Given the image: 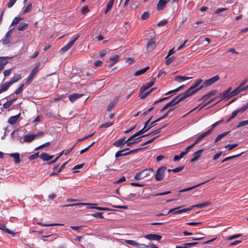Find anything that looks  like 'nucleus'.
Instances as JSON below:
<instances>
[{
  "label": "nucleus",
  "instance_id": "obj_1",
  "mask_svg": "<svg viewBox=\"0 0 248 248\" xmlns=\"http://www.w3.org/2000/svg\"><path fill=\"white\" fill-rule=\"evenodd\" d=\"M154 170L152 168L145 169L140 171L137 172L134 176V179L136 180H140L143 179L150 176V173L153 172Z\"/></svg>",
  "mask_w": 248,
  "mask_h": 248
},
{
  "label": "nucleus",
  "instance_id": "obj_2",
  "mask_svg": "<svg viewBox=\"0 0 248 248\" xmlns=\"http://www.w3.org/2000/svg\"><path fill=\"white\" fill-rule=\"evenodd\" d=\"M167 170L166 166H161L159 167L156 170L155 175V178L156 181H160L162 180L165 177V173Z\"/></svg>",
  "mask_w": 248,
  "mask_h": 248
},
{
  "label": "nucleus",
  "instance_id": "obj_3",
  "mask_svg": "<svg viewBox=\"0 0 248 248\" xmlns=\"http://www.w3.org/2000/svg\"><path fill=\"white\" fill-rule=\"evenodd\" d=\"M79 37V34L76 35L71 40L69 41L67 44H66L61 49V52L63 53L67 51L70 48H71V47L78 40Z\"/></svg>",
  "mask_w": 248,
  "mask_h": 248
},
{
  "label": "nucleus",
  "instance_id": "obj_4",
  "mask_svg": "<svg viewBox=\"0 0 248 248\" xmlns=\"http://www.w3.org/2000/svg\"><path fill=\"white\" fill-rule=\"evenodd\" d=\"M203 80L202 79H197L194 84L191 86L188 90L191 92L192 93V94H194L202 90V88H201V86L198 87L200 84L202 82Z\"/></svg>",
  "mask_w": 248,
  "mask_h": 248
},
{
  "label": "nucleus",
  "instance_id": "obj_5",
  "mask_svg": "<svg viewBox=\"0 0 248 248\" xmlns=\"http://www.w3.org/2000/svg\"><path fill=\"white\" fill-rule=\"evenodd\" d=\"M40 66H41V64L40 63H38L35 65V67L31 71L30 74L29 75L28 77L27 78L26 83L29 84L32 81L34 76L37 73V72L39 70Z\"/></svg>",
  "mask_w": 248,
  "mask_h": 248
},
{
  "label": "nucleus",
  "instance_id": "obj_6",
  "mask_svg": "<svg viewBox=\"0 0 248 248\" xmlns=\"http://www.w3.org/2000/svg\"><path fill=\"white\" fill-rule=\"evenodd\" d=\"M219 79V76L216 75L206 80L204 83L201 85V88L208 87L217 81Z\"/></svg>",
  "mask_w": 248,
  "mask_h": 248
},
{
  "label": "nucleus",
  "instance_id": "obj_7",
  "mask_svg": "<svg viewBox=\"0 0 248 248\" xmlns=\"http://www.w3.org/2000/svg\"><path fill=\"white\" fill-rule=\"evenodd\" d=\"M13 31V29H11L9 30L5 36L3 37V38L1 40V42L3 45H8L11 42V33L12 31Z\"/></svg>",
  "mask_w": 248,
  "mask_h": 248
},
{
  "label": "nucleus",
  "instance_id": "obj_8",
  "mask_svg": "<svg viewBox=\"0 0 248 248\" xmlns=\"http://www.w3.org/2000/svg\"><path fill=\"white\" fill-rule=\"evenodd\" d=\"M180 208V207H177L176 208L171 209L168 211V213L174 212V214H179L192 210V208H190V206L189 207L183 208L182 209H179Z\"/></svg>",
  "mask_w": 248,
  "mask_h": 248
},
{
  "label": "nucleus",
  "instance_id": "obj_9",
  "mask_svg": "<svg viewBox=\"0 0 248 248\" xmlns=\"http://www.w3.org/2000/svg\"><path fill=\"white\" fill-rule=\"evenodd\" d=\"M193 95L192 93H191L188 89L183 94L177 95L176 97H178L177 99H176L177 103H179L180 102L185 100L186 98L190 96Z\"/></svg>",
  "mask_w": 248,
  "mask_h": 248
},
{
  "label": "nucleus",
  "instance_id": "obj_10",
  "mask_svg": "<svg viewBox=\"0 0 248 248\" xmlns=\"http://www.w3.org/2000/svg\"><path fill=\"white\" fill-rule=\"evenodd\" d=\"M156 46V41L155 38H151L147 43L146 49L148 51L151 52L153 50Z\"/></svg>",
  "mask_w": 248,
  "mask_h": 248
},
{
  "label": "nucleus",
  "instance_id": "obj_11",
  "mask_svg": "<svg viewBox=\"0 0 248 248\" xmlns=\"http://www.w3.org/2000/svg\"><path fill=\"white\" fill-rule=\"evenodd\" d=\"M155 81V78H153L149 82H147L144 85H143L140 89V93L142 94L145 90L152 87L154 85Z\"/></svg>",
  "mask_w": 248,
  "mask_h": 248
},
{
  "label": "nucleus",
  "instance_id": "obj_12",
  "mask_svg": "<svg viewBox=\"0 0 248 248\" xmlns=\"http://www.w3.org/2000/svg\"><path fill=\"white\" fill-rule=\"evenodd\" d=\"M86 205H87V208H88V209H96L98 210H100V211H113V210H114V209H110L109 208L96 206L97 204H96L86 203Z\"/></svg>",
  "mask_w": 248,
  "mask_h": 248
},
{
  "label": "nucleus",
  "instance_id": "obj_13",
  "mask_svg": "<svg viewBox=\"0 0 248 248\" xmlns=\"http://www.w3.org/2000/svg\"><path fill=\"white\" fill-rule=\"evenodd\" d=\"M144 237L150 240L159 241L162 238V236L157 234H149L144 236Z\"/></svg>",
  "mask_w": 248,
  "mask_h": 248
},
{
  "label": "nucleus",
  "instance_id": "obj_14",
  "mask_svg": "<svg viewBox=\"0 0 248 248\" xmlns=\"http://www.w3.org/2000/svg\"><path fill=\"white\" fill-rule=\"evenodd\" d=\"M178 97H175L173 99H172L170 101L166 104L160 110L161 112H163L165 111L167 108L169 107L174 106L176 104H177V102L176 101V99H177Z\"/></svg>",
  "mask_w": 248,
  "mask_h": 248
},
{
  "label": "nucleus",
  "instance_id": "obj_15",
  "mask_svg": "<svg viewBox=\"0 0 248 248\" xmlns=\"http://www.w3.org/2000/svg\"><path fill=\"white\" fill-rule=\"evenodd\" d=\"M139 150V149L132 150L130 151L129 152H127L126 154H122L123 151L120 150L116 153L115 156V157L118 158V157H119L122 156L127 155L131 154H133L134 153L136 152Z\"/></svg>",
  "mask_w": 248,
  "mask_h": 248
},
{
  "label": "nucleus",
  "instance_id": "obj_16",
  "mask_svg": "<svg viewBox=\"0 0 248 248\" xmlns=\"http://www.w3.org/2000/svg\"><path fill=\"white\" fill-rule=\"evenodd\" d=\"M125 243L128 245H130L132 246H134L136 248H142L144 247L143 246V244H139L137 241L132 240H126L125 241Z\"/></svg>",
  "mask_w": 248,
  "mask_h": 248
},
{
  "label": "nucleus",
  "instance_id": "obj_17",
  "mask_svg": "<svg viewBox=\"0 0 248 248\" xmlns=\"http://www.w3.org/2000/svg\"><path fill=\"white\" fill-rule=\"evenodd\" d=\"M231 90V88H230L220 94V97H221L220 101L226 98H230L232 97V96H231V92H230ZM219 101H220V100L217 101V103H216L215 104V105L217 104Z\"/></svg>",
  "mask_w": 248,
  "mask_h": 248
},
{
  "label": "nucleus",
  "instance_id": "obj_18",
  "mask_svg": "<svg viewBox=\"0 0 248 248\" xmlns=\"http://www.w3.org/2000/svg\"><path fill=\"white\" fill-rule=\"evenodd\" d=\"M204 151V149H200L198 151L195 152L193 154V157L191 159L190 162H194L197 160L198 158L201 156L202 153Z\"/></svg>",
  "mask_w": 248,
  "mask_h": 248
},
{
  "label": "nucleus",
  "instance_id": "obj_19",
  "mask_svg": "<svg viewBox=\"0 0 248 248\" xmlns=\"http://www.w3.org/2000/svg\"><path fill=\"white\" fill-rule=\"evenodd\" d=\"M126 143L125 139L124 138L115 141L113 145L116 147H122Z\"/></svg>",
  "mask_w": 248,
  "mask_h": 248
},
{
  "label": "nucleus",
  "instance_id": "obj_20",
  "mask_svg": "<svg viewBox=\"0 0 248 248\" xmlns=\"http://www.w3.org/2000/svg\"><path fill=\"white\" fill-rule=\"evenodd\" d=\"M8 57H0V71L2 70L4 66L8 63Z\"/></svg>",
  "mask_w": 248,
  "mask_h": 248
},
{
  "label": "nucleus",
  "instance_id": "obj_21",
  "mask_svg": "<svg viewBox=\"0 0 248 248\" xmlns=\"http://www.w3.org/2000/svg\"><path fill=\"white\" fill-rule=\"evenodd\" d=\"M217 93V90H213V91H210V92H209L208 93H207L206 94L203 95L201 99L200 100H204V101H206L207 100L208 98H210L211 96H212L213 95H215L216 94V93Z\"/></svg>",
  "mask_w": 248,
  "mask_h": 248
},
{
  "label": "nucleus",
  "instance_id": "obj_22",
  "mask_svg": "<svg viewBox=\"0 0 248 248\" xmlns=\"http://www.w3.org/2000/svg\"><path fill=\"white\" fill-rule=\"evenodd\" d=\"M20 117V114L10 117L8 122L11 124H15Z\"/></svg>",
  "mask_w": 248,
  "mask_h": 248
},
{
  "label": "nucleus",
  "instance_id": "obj_23",
  "mask_svg": "<svg viewBox=\"0 0 248 248\" xmlns=\"http://www.w3.org/2000/svg\"><path fill=\"white\" fill-rule=\"evenodd\" d=\"M83 95V94L80 93H73L69 96V99L72 102H74L75 100L79 98Z\"/></svg>",
  "mask_w": 248,
  "mask_h": 248
},
{
  "label": "nucleus",
  "instance_id": "obj_24",
  "mask_svg": "<svg viewBox=\"0 0 248 248\" xmlns=\"http://www.w3.org/2000/svg\"><path fill=\"white\" fill-rule=\"evenodd\" d=\"M10 156L14 159L16 164L19 163L21 162L19 154L18 153L10 154Z\"/></svg>",
  "mask_w": 248,
  "mask_h": 248
},
{
  "label": "nucleus",
  "instance_id": "obj_25",
  "mask_svg": "<svg viewBox=\"0 0 248 248\" xmlns=\"http://www.w3.org/2000/svg\"><path fill=\"white\" fill-rule=\"evenodd\" d=\"M39 157L44 161H48L52 159L53 157V155H50L47 153H43Z\"/></svg>",
  "mask_w": 248,
  "mask_h": 248
},
{
  "label": "nucleus",
  "instance_id": "obj_26",
  "mask_svg": "<svg viewBox=\"0 0 248 248\" xmlns=\"http://www.w3.org/2000/svg\"><path fill=\"white\" fill-rule=\"evenodd\" d=\"M243 91V87H241L239 85L235 89L231 92V96L236 95Z\"/></svg>",
  "mask_w": 248,
  "mask_h": 248
},
{
  "label": "nucleus",
  "instance_id": "obj_27",
  "mask_svg": "<svg viewBox=\"0 0 248 248\" xmlns=\"http://www.w3.org/2000/svg\"><path fill=\"white\" fill-rule=\"evenodd\" d=\"M211 204V202H206L203 203H198L195 205H193L190 206V208H192V210L194 207H197V208H202L204 206L209 205Z\"/></svg>",
  "mask_w": 248,
  "mask_h": 248
},
{
  "label": "nucleus",
  "instance_id": "obj_28",
  "mask_svg": "<svg viewBox=\"0 0 248 248\" xmlns=\"http://www.w3.org/2000/svg\"><path fill=\"white\" fill-rule=\"evenodd\" d=\"M36 137L35 134H28L25 136L24 140L26 142H30Z\"/></svg>",
  "mask_w": 248,
  "mask_h": 248
},
{
  "label": "nucleus",
  "instance_id": "obj_29",
  "mask_svg": "<svg viewBox=\"0 0 248 248\" xmlns=\"http://www.w3.org/2000/svg\"><path fill=\"white\" fill-rule=\"evenodd\" d=\"M167 1L165 0H159L157 4V9L158 10L160 11L164 9L166 6Z\"/></svg>",
  "mask_w": 248,
  "mask_h": 248
},
{
  "label": "nucleus",
  "instance_id": "obj_30",
  "mask_svg": "<svg viewBox=\"0 0 248 248\" xmlns=\"http://www.w3.org/2000/svg\"><path fill=\"white\" fill-rule=\"evenodd\" d=\"M191 78H192V77H186V76H182L178 75L175 77V80L177 82H181L185 81L186 80L189 79Z\"/></svg>",
  "mask_w": 248,
  "mask_h": 248
},
{
  "label": "nucleus",
  "instance_id": "obj_31",
  "mask_svg": "<svg viewBox=\"0 0 248 248\" xmlns=\"http://www.w3.org/2000/svg\"><path fill=\"white\" fill-rule=\"evenodd\" d=\"M210 180H207L206 181H205L204 182H202V183H201L200 184H199L197 185H195V186H191V187H187V188H185V189H181L179 191V192H186V191H189L190 190H191V189H193L202 184H204L207 182H208V181H209Z\"/></svg>",
  "mask_w": 248,
  "mask_h": 248
},
{
  "label": "nucleus",
  "instance_id": "obj_32",
  "mask_svg": "<svg viewBox=\"0 0 248 248\" xmlns=\"http://www.w3.org/2000/svg\"><path fill=\"white\" fill-rule=\"evenodd\" d=\"M11 85H12V84L10 81L5 82L1 87V88L0 89V91L2 93L7 91Z\"/></svg>",
  "mask_w": 248,
  "mask_h": 248
},
{
  "label": "nucleus",
  "instance_id": "obj_33",
  "mask_svg": "<svg viewBox=\"0 0 248 248\" xmlns=\"http://www.w3.org/2000/svg\"><path fill=\"white\" fill-rule=\"evenodd\" d=\"M230 133V131H227L224 133H221L220 134H219L217 137L215 139V143H217L219 140H220L221 139H222L223 137H225L227 135H228Z\"/></svg>",
  "mask_w": 248,
  "mask_h": 248
},
{
  "label": "nucleus",
  "instance_id": "obj_34",
  "mask_svg": "<svg viewBox=\"0 0 248 248\" xmlns=\"http://www.w3.org/2000/svg\"><path fill=\"white\" fill-rule=\"evenodd\" d=\"M118 102V99H116L115 100H113L110 102L108 106L107 110L108 111H111L112 108L116 105Z\"/></svg>",
  "mask_w": 248,
  "mask_h": 248
},
{
  "label": "nucleus",
  "instance_id": "obj_35",
  "mask_svg": "<svg viewBox=\"0 0 248 248\" xmlns=\"http://www.w3.org/2000/svg\"><path fill=\"white\" fill-rule=\"evenodd\" d=\"M243 153H244V152H242V153H240L239 154H237V155H232V156H230L227 157H226L225 158H224V159H223L221 161V163H224V162H225L226 161H227L228 160H230L232 159L233 158L238 157L240 156L241 155H242Z\"/></svg>",
  "mask_w": 248,
  "mask_h": 248
},
{
  "label": "nucleus",
  "instance_id": "obj_36",
  "mask_svg": "<svg viewBox=\"0 0 248 248\" xmlns=\"http://www.w3.org/2000/svg\"><path fill=\"white\" fill-rule=\"evenodd\" d=\"M22 78V77L21 75L17 74L16 76H14L11 79L10 82L12 84V85L15 83L17 82L19 80H20Z\"/></svg>",
  "mask_w": 248,
  "mask_h": 248
},
{
  "label": "nucleus",
  "instance_id": "obj_37",
  "mask_svg": "<svg viewBox=\"0 0 248 248\" xmlns=\"http://www.w3.org/2000/svg\"><path fill=\"white\" fill-rule=\"evenodd\" d=\"M149 66H147L146 67H144L141 69H140L137 71H136L135 74H134V75L136 76H140L141 74H144L148 69H149Z\"/></svg>",
  "mask_w": 248,
  "mask_h": 248
},
{
  "label": "nucleus",
  "instance_id": "obj_38",
  "mask_svg": "<svg viewBox=\"0 0 248 248\" xmlns=\"http://www.w3.org/2000/svg\"><path fill=\"white\" fill-rule=\"evenodd\" d=\"M167 126V124H165L164 125H163V126H162L161 127L153 131L152 132H151L149 134H145V135H142V137H146V136H149L150 135H152V134H153V135H155V134H157V133H159L161 132V129L164 127H165L166 126Z\"/></svg>",
  "mask_w": 248,
  "mask_h": 248
},
{
  "label": "nucleus",
  "instance_id": "obj_39",
  "mask_svg": "<svg viewBox=\"0 0 248 248\" xmlns=\"http://www.w3.org/2000/svg\"><path fill=\"white\" fill-rule=\"evenodd\" d=\"M0 230H2L9 234H12L14 235V233L10 230L6 228V227L4 224H0Z\"/></svg>",
  "mask_w": 248,
  "mask_h": 248
},
{
  "label": "nucleus",
  "instance_id": "obj_40",
  "mask_svg": "<svg viewBox=\"0 0 248 248\" xmlns=\"http://www.w3.org/2000/svg\"><path fill=\"white\" fill-rule=\"evenodd\" d=\"M23 18L21 17H16L14 18L13 20L11 26H14L17 25L18 23H19L21 20H23Z\"/></svg>",
  "mask_w": 248,
  "mask_h": 248
},
{
  "label": "nucleus",
  "instance_id": "obj_41",
  "mask_svg": "<svg viewBox=\"0 0 248 248\" xmlns=\"http://www.w3.org/2000/svg\"><path fill=\"white\" fill-rule=\"evenodd\" d=\"M119 56L118 55H115L109 58V62H112V63L111 66L116 63L119 61Z\"/></svg>",
  "mask_w": 248,
  "mask_h": 248
},
{
  "label": "nucleus",
  "instance_id": "obj_42",
  "mask_svg": "<svg viewBox=\"0 0 248 248\" xmlns=\"http://www.w3.org/2000/svg\"><path fill=\"white\" fill-rule=\"evenodd\" d=\"M28 24L26 23L22 22L19 24L17 27V30L20 31H23L26 30Z\"/></svg>",
  "mask_w": 248,
  "mask_h": 248
},
{
  "label": "nucleus",
  "instance_id": "obj_43",
  "mask_svg": "<svg viewBox=\"0 0 248 248\" xmlns=\"http://www.w3.org/2000/svg\"><path fill=\"white\" fill-rule=\"evenodd\" d=\"M212 132V129H209L208 131L202 133L201 135H200L198 139L201 140L202 139H203L204 137H205L206 136L209 135Z\"/></svg>",
  "mask_w": 248,
  "mask_h": 248
},
{
  "label": "nucleus",
  "instance_id": "obj_44",
  "mask_svg": "<svg viewBox=\"0 0 248 248\" xmlns=\"http://www.w3.org/2000/svg\"><path fill=\"white\" fill-rule=\"evenodd\" d=\"M156 88H153L151 89L149 91L142 93L140 96V98L141 99H144L146 96H147L152 91L155 90Z\"/></svg>",
  "mask_w": 248,
  "mask_h": 248
},
{
  "label": "nucleus",
  "instance_id": "obj_45",
  "mask_svg": "<svg viewBox=\"0 0 248 248\" xmlns=\"http://www.w3.org/2000/svg\"><path fill=\"white\" fill-rule=\"evenodd\" d=\"M142 137L141 136L140 137H139L138 138L134 139V140L132 141H131V142H128L127 143V146H130L132 144H135V143H138V142H140V140H141L140 139Z\"/></svg>",
  "mask_w": 248,
  "mask_h": 248
},
{
  "label": "nucleus",
  "instance_id": "obj_46",
  "mask_svg": "<svg viewBox=\"0 0 248 248\" xmlns=\"http://www.w3.org/2000/svg\"><path fill=\"white\" fill-rule=\"evenodd\" d=\"M32 8V5L31 3L29 4L25 8L23 11V14H26L31 11Z\"/></svg>",
  "mask_w": 248,
  "mask_h": 248
},
{
  "label": "nucleus",
  "instance_id": "obj_47",
  "mask_svg": "<svg viewBox=\"0 0 248 248\" xmlns=\"http://www.w3.org/2000/svg\"><path fill=\"white\" fill-rule=\"evenodd\" d=\"M92 216L93 217L99 218H103L104 217L103 216L102 212H96L92 214Z\"/></svg>",
  "mask_w": 248,
  "mask_h": 248
},
{
  "label": "nucleus",
  "instance_id": "obj_48",
  "mask_svg": "<svg viewBox=\"0 0 248 248\" xmlns=\"http://www.w3.org/2000/svg\"><path fill=\"white\" fill-rule=\"evenodd\" d=\"M24 86V84L22 83L19 88L15 92V93L16 95L19 94L22 92Z\"/></svg>",
  "mask_w": 248,
  "mask_h": 248
},
{
  "label": "nucleus",
  "instance_id": "obj_49",
  "mask_svg": "<svg viewBox=\"0 0 248 248\" xmlns=\"http://www.w3.org/2000/svg\"><path fill=\"white\" fill-rule=\"evenodd\" d=\"M242 236V234L241 233L234 234V235H232V236H230L228 237V238H226V240H232V239H234L240 237H241Z\"/></svg>",
  "mask_w": 248,
  "mask_h": 248
},
{
  "label": "nucleus",
  "instance_id": "obj_50",
  "mask_svg": "<svg viewBox=\"0 0 248 248\" xmlns=\"http://www.w3.org/2000/svg\"><path fill=\"white\" fill-rule=\"evenodd\" d=\"M84 205H86L85 203L79 202V203H77L68 204V205H64V207H72V206H84Z\"/></svg>",
  "mask_w": 248,
  "mask_h": 248
},
{
  "label": "nucleus",
  "instance_id": "obj_51",
  "mask_svg": "<svg viewBox=\"0 0 248 248\" xmlns=\"http://www.w3.org/2000/svg\"><path fill=\"white\" fill-rule=\"evenodd\" d=\"M174 60L175 57L174 56L167 58L165 62V64L167 65H170Z\"/></svg>",
  "mask_w": 248,
  "mask_h": 248
},
{
  "label": "nucleus",
  "instance_id": "obj_52",
  "mask_svg": "<svg viewBox=\"0 0 248 248\" xmlns=\"http://www.w3.org/2000/svg\"><path fill=\"white\" fill-rule=\"evenodd\" d=\"M146 131H147V129H146V127L144 126L142 129H141L140 131H139L137 132H136V133H135V135L137 137L138 136H140V135L144 133Z\"/></svg>",
  "mask_w": 248,
  "mask_h": 248
},
{
  "label": "nucleus",
  "instance_id": "obj_53",
  "mask_svg": "<svg viewBox=\"0 0 248 248\" xmlns=\"http://www.w3.org/2000/svg\"><path fill=\"white\" fill-rule=\"evenodd\" d=\"M159 121H158V119H157L156 120L152 122L150 124L148 125L146 127V129H147V131L149 130L150 129H151L152 127H153L156 124V122H158Z\"/></svg>",
  "mask_w": 248,
  "mask_h": 248
},
{
  "label": "nucleus",
  "instance_id": "obj_54",
  "mask_svg": "<svg viewBox=\"0 0 248 248\" xmlns=\"http://www.w3.org/2000/svg\"><path fill=\"white\" fill-rule=\"evenodd\" d=\"M239 110L240 113H242L247 109H248V102L244 105H243L241 108H238Z\"/></svg>",
  "mask_w": 248,
  "mask_h": 248
},
{
  "label": "nucleus",
  "instance_id": "obj_55",
  "mask_svg": "<svg viewBox=\"0 0 248 248\" xmlns=\"http://www.w3.org/2000/svg\"><path fill=\"white\" fill-rule=\"evenodd\" d=\"M150 14L148 12H144L142 15L141 16V19L142 20L147 19L149 17Z\"/></svg>",
  "mask_w": 248,
  "mask_h": 248
},
{
  "label": "nucleus",
  "instance_id": "obj_56",
  "mask_svg": "<svg viewBox=\"0 0 248 248\" xmlns=\"http://www.w3.org/2000/svg\"><path fill=\"white\" fill-rule=\"evenodd\" d=\"M248 124V120L246 121H241L239 123L237 126V128L244 126Z\"/></svg>",
  "mask_w": 248,
  "mask_h": 248
},
{
  "label": "nucleus",
  "instance_id": "obj_57",
  "mask_svg": "<svg viewBox=\"0 0 248 248\" xmlns=\"http://www.w3.org/2000/svg\"><path fill=\"white\" fill-rule=\"evenodd\" d=\"M89 12V7L88 6H84L82 8L81 13L83 15H85Z\"/></svg>",
  "mask_w": 248,
  "mask_h": 248
},
{
  "label": "nucleus",
  "instance_id": "obj_58",
  "mask_svg": "<svg viewBox=\"0 0 248 248\" xmlns=\"http://www.w3.org/2000/svg\"><path fill=\"white\" fill-rule=\"evenodd\" d=\"M198 244V242H191V243H184V245L185 246V248H187L196 246Z\"/></svg>",
  "mask_w": 248,
  "mask_h": 248
},
{
  "label": "nucleus",
  "instance_id": "obj_59",
  "mask_svg": "<svg viewBox=\"0 0 248 248\" xmlns=\"http://www.w3.org/2000/svg\"><path fill=\"white\" fill-rule=\"evenodd\" d=\"M238 145V144H228L225 146L226 148H228L229 151H231L232 150L233 148L236 147Z\"/></svg>",
  "mask_w": 248,
  "mask_h": 248
},
{
  "label": "nucleus",
  "instance_id": "obj_60",
  "mask_svg": "<svg viewBox=\"0 0 248 248\" xmlns=\"http://www.w3.org/2000/svg\"><path fill=\"white\" fill-rule=\"evenodd\" d=\"M184 169V166H180L175 169H172V172L176 173Z\"/></svg>",
  "mask_w": 248,
  "mask_h": 248
},
{
  "label": "nucleus",
  "instance_id": "obj_61",
  "mask_svg": "<svg viewBox=\"0 0 248 248\" xmlns=\"http://www.w3.org/2000/svg\"><path fill=\"white\" fill-rule=\"evenodd\" d=\"M112 124H113V123H112V122L105 123L101 124L99 128H102V127H106V128H107V127H108L111 126Z\"/></svg>",
  "mask_w": 248,
  "mask_h": 248
},
{
  "label": "nucleus",
  "instance_id": "obj_62",
  "mask_svg": "<svg viewBox=\"0 0 248 248\" xmlns=\"http://www.w3.org/2000/svg\"><path fill=\"white\" fill-rule=\"evenodd\" d=\"M144 248H158L155 244L153 243H149L148 245L143 244Z\"/></svg>",
  "mask_w": 248,
  "mask_h": 248
},
{
  "label": "nucleus",
  "instance_id": "obj_63",
  "mask_svg": "<svg viewBox=\"0 0 248 248\" xmlns=\"http://www.w3.org/2000/svg\"><path fill=\"white\" fill-rule=\"evenodd\" d=\"M17 0H10L7 4V7L10 8L13 6Z\"/></svg>",
  "mask_w": 248,
  "mask_h": 248
},
{
  "label": "nucleus",
  "instance_id": "obj_64",
  "mask_svg": "<svg viewBox=\"0 0 248 248\" xmlns=\"http://www.w3.org/2000/svg\"><path fill=\"white\" fill-rule=\"evenodd\" d=\"M115 0H109L107 4L106 7L111 9L113 6Z\"/></svg>",
  "mask_w": 248,
  "mask_h": 248
}]
</instances>
